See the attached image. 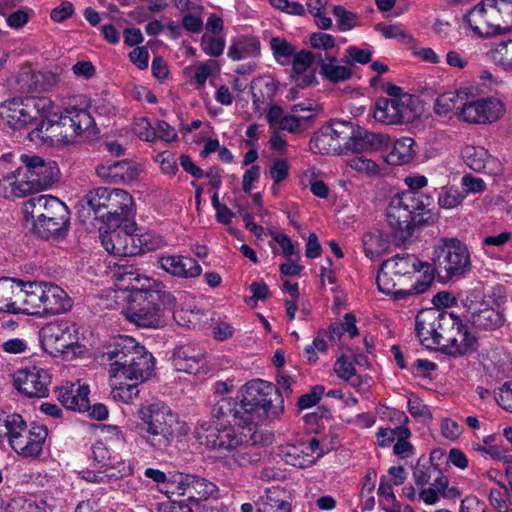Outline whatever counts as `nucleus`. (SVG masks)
I'll return each mask as SVG.
<instances>
[{"mask_svg":"<svg viewBox=\"0 0 512 512\" xmlns=\"http://www.w3.org/2000/svg\"><path fill=\"white\" fill-rule=\"evenodd\" d=\"M386 269L392 274L398 276H408L414 273H422V279L416 280L414 292H425L434 281V271L432 265L417 259L414 255L401 254L393 258L386 259Z\"/></svg>","mask_w":512,"mask_h":512,"instance_id":"obj_18","label":"nucleus"},{"mask_svg":"<svg viewBox=\"0 0 512 512\" xmlns=\"http://www.w3.org/2000/svg\"><path fill=\"white\" fill-rule=\"evenodd\" d=\"M157 263L161 270L178 279H195L203 271L200 263L189 255L166 253L158 258Z\"/></svg>","mask_w":512,"mask_h":512,"instance_id":"obj_26","label":"nucleus"},{"mask_svg":"<svg viewBox=\"0 0 512 512\" xmlns=\"http://www.w3.org/2000/svg\"><path fill=\"white\" fill-rule=\"evenodd\" d=\"M0 190H4V196L7 198H21L39 192L23 165L2 178Z\"/></svg>","mask_w":512,"mask_h":512,"instance_id":"obj_32","label":"nucleus"},{"mask_svg":"<svg viewBox=\"0 0 512 512\" xmlns=\"http://www.w3.org/2000/svg\"><path fill=\"white\" fill-rule=\"evenodd\" d=\"M355 322V317L352 314H346L342 323L330 326L329 331L331 333V337L334 338L335 335L341 336L344 333L349 334L350 337L356 336L358 334V329Z\"/></svg>","mask_w":512,"mask_h":512,"instance_id":"obj_62","label":"nucleus"},{"mask_svg":"<svg viewBox=\"0 0 512 512\" xmlns=\"http://www.w3.org/2000/svg\"><path fill=\"white\" fill-rule=\"evenodd\" d=\"M279 397L272 383L253 379L245 383L237 392L238 410L245 421H253L257 427L261 417L277 418L283 412V407L273 405L272 396Z\"/></svg>","mask_w":512,"mask_h":512,"instance_id":"obj_8","label":"nucleus"},{"mask_svg":"<svg viewBox=\"0 0 512 512\" xmlns=\"http://www.w3.org/2000/svg\"><path fill=\"white\" fill-rule=\"evenodd\" d=\"M53 108V101L44 96L12 99L1 104L0 118L10 127L22 129L40 116H49Z\"/></svg>","mask_w":512,"mask_h":512,"instance_id":"obj_13","label":"nucleus"},{"mask_svg":"<svg viewBox=\"0 0 512 512\" xmlns=\"http://www.w3.org/2000/svg\"><path fill=\"white\" fill-rule=\"evenodd\" d=\"M44 350L54 357L71 360L85 353V346L79 343L76 325L68 321L53 322L41 330Z\"/></svg>","mask_w":512,"mask_h":512,"instance_id":"obj_12","label":"nucleus"},{"mask_svg":"<svg viewBox=\"0 0 512 512\" xmlns=\"http://www.w3.org/2000/svg\"><path fill=\"white\" fill-rule=\"evenodd\" d=\"M323 454L324 451L315 437L309 438L306 442L288 445L282 451L285 462L299 468L313 465Z\"/></svg>","mask_w":512,"mask_h":512,"instance_id":"obj_29","label":"nucleus"},{"mask_svg":"<svg viewBox=\"0 0 512 512\" xmlns=\"http://www.w3.org/2000/svg\"><path fill=\"white\" fill-rule=\"evenodd\" d=\"M462 328L463 325L459 319V324L455 325L453 329L451 327L447 328V334L443 338L444 344H440L449 355L454 357L462 356L473 349L476 341L473 335Z\"/></svg>","mask_w":512,"mask_h":512,"instance_id":"obj_34","label":"nucleus"},{"mask_svg":"<svg viewBox=\"0 0 512 512\" xmlns=\"http://www.w3.org/2000/svg\"><path fill=\"white\" fill-rule=\"evenodd\" d=\"M438 451H433L430 456V460L427 459H419L414 467L413 471V479L417 486H425L429 484L435 474L438 472V467L435 465L432 460L435 459Z\"/></svg>","mask_w":512,"mask_h":512,"instance_id":"obj_47","label":"nucleus"},{"mask_svg":"<svg viewBox=\"0 0 512 512\" xmlns=\"http://www.w3.org/2000/svg\"><path fill=\"white\" fill-rule=\"evenodd\" d=\"M13 380L16 389L22 394L42 398L48 394L51 377L47 370L31 366L16 371Z\"/></svg>","mask_w":512,"mask_h":512,"instance_id":"obj_21","label":"nucleus"},{"mask_svg":"<svg viewBox=\"0 0 512 512\" xmlns=\"http://www.w3.org/2000/svg\"><path fill=\"white\" fill-rule=\"evenodd\" d=\"M362 242L364 253L369 259L374 261L382 256L384 240L381 231L366 233L362 238Z\"/></svg>","mask_w":512,"mask_h":512,"instance_id":"obj_49","label":"nucleus"},{"mask_svg":"<svg viewBox=\"0 0 512 512\" xmlns=\"http://www.w3.org/2000/svg\"><path fill=\"white\" fill-rule=\"evenodd\" d=\"M134 225L125 223L119 226H107L109 230L100 233L102 246L112 255L123 257L139 254L136 239L132 231Z\"/></svg>","mask_w":512,"mask_h":512,"instance_id":"obj_20","label":"nucleus"},{"mask_svg":"<svg viewBox=\"0 0 512 512\" xmlns=\"http://www.w3.org/2000/svg\"><path fill=\"white\" fill-rule=\"evenodd\" d=\"M41 124L29 133L31 141L40 144H59L72 141L70 133L62 125L58 108L54 106L49 116H40Z\"/></svg>","mask_w":512,"mask_h":512,"instance_id":"obj_24","label":"nucleus"},{"mask_svg":"<svg viewBox=\"0 0 512 512\" xmlns=\"http://www.w3.org/2000/svg\"><path fill=\"white\" fill-rule=\"evenodd\" d=\"M81 201L106 226H119L135 214L133 197L120 188L97 187L88 191Z\"/></svg>","mask_w":512,"mask_h":512,"instance_id":"obj_6","label":"nucleus"},{"mask_svg":"<svg viewBox=\"0 0 512 512\" xmlns=\"http://www.w3.org/2000/svg\"><path fill=\"white\" fill-rule=\"evenodd\" d=\"M459 324V317L436 308L421 310L416 316V332L423 345L430 348L443 343L447 328Z\"/></svg>","mask_w":512,"mask_h":512,"instance_id":"obj_14","label":"nucleus"},{"mask_svg":"<svg viewBox=\"0 0 512 512\" xmlns=\"http://www.w3.org/2000/svg\"><path fill=\"white\" fill-rule=\"evenodd\" d=\"M472 326L479 331H494L505 323L504 313L496 307L481 303L471 315Z\"/></svg>","mask_w":512,"mask_h":512,"instance_id":"obj_36","label":"nucleus"},{"mask_svg":"<svg viewBox=\"0 0 512 512\" xmlns=\"http://www.w3.org/2000/svg\"><path fill=\"white\" fill-rule=\"evenodd\" d=\"M134 236H136V246L140 248L139 254L160 249L167 244L163 236L151 231L134 233Z\"/></svg>","mask_w":512,"mask_h":512,"instance_id":"obj_50","label":"nucleus"},{"mask_svg":"<svg viewBox=\"0 0 512 512\" xmlns=\"http://www.w3.org/2000/svg\"><path fill=\"white\" fill-rule=\"evenodd\" d=\"M33 16V10L28 7H22L6 15L7 25L12 29H20L28 23Z\"/></svg>","mask_w":512,"mask_h":512,"instance_id":"obj_61","label":"nucleus"},{"mask_svg":"<svg viewBox=\"0 0 512 512\" xmlns=\"http://www.w3.org/2000/svg\"><path fill=\"white\" fill-rule=\"evenodd\" d=\"M46 282H22V311L27 314L40 315Z\"/></svg>","mask_w":512,"mask_h":512,"instance_id":"obj_39","label":"nucleus"},{"mask_svg":"<svg viewBox=\"0 0 512 512\" xmlns=\"http://www.w3.org/2000/svg\"><path fill=\"white\" fill-rule=\"evenodd\" d=\"M270 47L276 60L284 64L295 53L294 47L284 38L274 37L270 40Z\"/></svg>","mask_w":512,"mask_h":512,"instance_id":"obj_56","label":"nucleus"},{"mask_svg":"<svg viewBox=\"0 0 512 512\" xmlns=\"http://www.w3.org/2000/svg\"><path fill=\"white\" fill-rule=\"evenodd\" d=\"M386 235L396 245H404L413 235L414 195L408 191L390 189L386 194Z\"/></svg>","mask_w":512,"mask_h":512,"instance_id":"obj_9","label":"nucleus"},{"mask_svg":"<svg viewBox=\"0 0 512 512\" xmlns=\"http://www.w3.org/2000/svg\"><path fill=\"white\" fill-rule=\"evenodd\" d=\"M162 491L167 495L186 496L190 500H199L216 495L218 488L213 482L200 476L180 473L171 477L168 488Z\"/></svg>","mask_w":512,"mask_h":512,"instance_id":"obj_19","label":"nucleus"},{"mask_svg":"<svg viewBox=\"0 0 512 512\" xmlns=\"http://www.w3.org/2000/svg\"><path fill=\"white\" fill-rule=\"evenodd\" d=\"M328 0H306L307 10L315 17L316 25L321 29H329L332 20L325 15Z\"/></svg>","mask_w":512,"mask_h":512,"instance_id":"obj_54","label":"nucleus"},{"mask_svg":"<svg viewBox=\"0 0 512 512\" xmlns=\"http://www.w3.org/2000/svg\"><path fill=\"white\" fill-rule=\"evenodd\" d=\"M72 302L66 291L51 282L44 285V297L40 315H56L68 311Z\"/></svg>","mask_w":512,"mask_h":512,"instance_id":"obj_35","label":"nucleus"},{"mask_svg":"<svg viewBox=\"0 0 512 512\" xmlns=\"http://www.w3.org/2000/svg\"><path fill=\"white\" fill-rule=\"evenodd\" d=\"M172 363L177 371L192 375L206 373L208 370L204 349L195 345H183L176 348Z\"/></svg>","mask_w":512,"mask_h":512,"instance_id":"obj_28","label":"nucleus"},{"mask_svg":"<svg viewBox=\"0 0 512 512\" xmlns=\"http://www.w3.org/2000/svg\"><path fill=\"white\" fill-rule=\"evenodd\" d=\"M382 136L367 132L359 127L354 128L349 124V134L345 140L344 153L351 152H363L371 149L375 143L381 142Z\"/></svg>","mask_w":512,"mask_h":512,"instance_id":"obj_41","label":"nucleus"},{"mask_svg":"<svg viewBox=\"0 0 512 512\" xmlns=\"http://www.w3.org/2000/svg\"><path fill=\"white\" fill-rule=\"evenodd\" d=\"M386 124L412 122L421 114L419 99L398 86L386 83Z\"/></svg>","mask_w":512,"mask_h":512,"instance_id":"obj_15","label":"nucleus"},{"mask_svg":"<svg viewBox=\"0 0 512 512\" xmlns=\"http://www.w3.org/2000/svg\"><path fill=\"white\" fill-rule=\"evenodd\" d=\"M125 379L110 377V395L113 400L123 404H133L139 397L140 390L137 382L128 384Z\"/></svg>","mask_w":512,"mask_h":512,"instance_id":"obj_45","label":"nucleus"},{"mask_svg":"<svg viewBox=\"0 0 512 512\" xmlns=\"http://www.w3.org/2000/svg\"><path fill=\"white\" fill-rule=\"evenodd\" d=\"M103 357L110 362V377L143 383L154 374L153 355L128 336L115 337Z\"/></svg>","mask_w":512,"mask_h":512,"instance_id":"obj_4","label":"nucleus"},{"mask_svg":"<svg viewBox=\"0 0 512 512\" xmlns=\"http://www.w3.org/2000/svg\"><path fill=\"white\" fill-rule=\"evenodd\" d=\"M203 52L211 57L220 56L225 48V39L220 36L204 34L200 43Z\"/></svg>","mask_w":512,"mask_h":512,"instance_id":"obj_55","label":"nucleus"},{"mask_svg":"<svg viewBox=\"0 0 512 512\" xmlns=\"http://www.w3.org/2000/svg\"><path fill=\"white\" fill-rule=\"evenodd\" d=\"M232 420L223 423H203L195 430L202 445L217 451L221 462L229 469L246 467L259 460L252 447L259 441L253 421L243 420L241 414H230Z\"/></svg>","mask_w":512,"mask_h":512,"instance_id":"obj_1","label":"nucleus"},{"mask_svg":"<svg viewBox=\"0 0 512 512\" xmlns=\"http://www.w3.org/2000/svg\"><path fill=\"white\" fill-rule=\"evenodd\" d=\"M24 213L31 220L34 233L41 238H59L68 230V207L52 195L30 198L24 204Z\"/></svg>","mask_w":512,"mask_h":512,"instance_id":"obj_5","label":"nucleus"},{"mask_svg":"<svg viewBox=\"0 0 512 512\" xmlns=\"http://www.w3.org/2000/svg\"><path fill=\"white\" fill-rule=\"evenodd\" d=\"M347 165L368 177H375L380 175V165L375 161L366 158L365 156H354L347 161Z\"/></svg>","mask_w":512,"mask_h":512,"instance_id":"obj_53","label":"nucleus"},{"mask_svg":"<svg viewBox=\"0 0 512 512\" xmlns=\"http://www.w3.org/2000/svg\"><path fill=\"white\" fill-rule=\"evenodd\" d=\"M471 30L482 37L512 32V0H483L465 14Z\"/></svg>","mask_w":512,"mask_h":512,"instance_id":"obj_7","label":"nucleus"},{"mask_svg":"<svg viewBox=\"0 0 512 512\" xmlns=\"http://www.w3.org/2000/svg\"><path fill=\"white\" fill-rule=\"evenodd\" d=\"M465 164L475 172L497 176L502 173V164L482 146L467 145L461 152Z\"/></svg>","mask_w":512,"mask_h":512,"instance_id":"obj_30","label":"nucleus"},{"mask_svg":"<svg viewBox=\"0 0 512 512\" xmlns=\"http://www.w3.org/2000/svg\"><path fill=\"white\" fill-rule=\"evenodd\" d=\"M116 288L108 292L107 297L113 300L110 308H119L130 298L138 302V308H128L124 313L126 318L135 325L143 328H158L163 323L161 313V292L152 289L156 282L141 275L132 266H121L113 273Z\"/></svg>","mask_w":512,"mask_h":512,"instance_id":"obj_2","label":"nucleus"},{"mask_svg":"<svg viewBox=\"0 0 512 512\" xmlns=\"http://www.w3.org/2000/svg\"><path fill=\"white\" fill-rule=\"evenodd\" d=\"M22 281L14 278H0V311L19 313L22 311Z\"/></svg>","mask_w":512,"mask_h":512,"instance_id":"obj_37","label":"nucleus"},{"mask_svg":"<svg viewBox=\"0 0 512 512\" xmlns=\"http://www.w3.org/2000/svg\"><path fill=\"white\" fill-rule=\"evenodd\" d=\"M285 495V491L279 487L267 489L257 501V512H291Z\"/></svg>","mask_w":512,"mask_h":512,"instance_id":"obj_43","label":"nucleus"},{"mask_svg":"<svg viewBox=\"0 0 512 512\" xmlns=\"http://www.w3.org/2000/svg\"><path fill=\"white\" fill-rule=\"evenodd\" d=\"M234 388L235 385L232 379L219 380L213 385L214 393L219 397L218 404L214 408L218 415L235 414V411H237V414H241V410H238V403L228 397L234 391Z\"/></svg>","mask_w":512,"mask_h":512,"instance_id":"obj_42","label":"nucleus"},{"mask_svg":"<svg viewBox=\"0 0 512 512\" xmlns=\"http://www.w3.org/2000/svg\"><path fill=\"white\" fill-rule=\"evenodd\" d=\"M432 268L439 279L448 282L471 269V258L467 246L456 238H442L434 246Z\"/></svg>","mask_w":512,"mask_h":512,"instance_id":"obj_10","label":"nucleus"},{"mask_svg":"<svg viewBox=\"0 0 512 512\" xmlns=\"http://www.w3.org/2000/svg\"><path fill=\"white\" fill-rule=\"evenodd\" d=\"M463 95L467 96L464 90L458 93H445L440 95L435 102V112L440 116H446L454 109L461 110V106H459L457 102L459 99H463Z\"/></svg>","mask_w":512,"mask_h":512,"instance_id":"obj_52","label":"nucleus"},{"mask_svg":"<svg viewBox=\"0 0 512 512\" xmlns=\"http://www.w3.org/2000/svg\"><path fill=\"white\" fill-rule=\"evenodd\" d=\"M88 103L84 96H71L63 100L62 109L58 112L62 118L70 138L73 139L93 128L94 120L88 111Z\"/></svg>","mask_w":512,"mask_h":512,"instance_id":"obj_16","label":"nucleus"},{"mask_svg":"<svg viewBox=\"0 0 512 512\" xmlns=\"http://www.w3.org/2000/svg\"><path fill=\"white\" fill-rule=\"evenodd\" d=\"M94 460L106 470L114 472L116 477H128L133 474L134 465L116 452L108 441L99 440L92 447Z\"/></svg>","mask_w":512,"mask_h":512,"instance_id":"obj_27","label":"nucleus"},{"mask_svg":"<svg viewBox=\"0 0 512 512\" xmlns=\"http://www.w3.org/2000/svg\"><path fill=\"white\" fill-rule=\"evenodd\" d=\"M348 134L349 123L333 122L315 134L311 147L320 154H343Z\"/></svg>","mask_w":512,"mask_h":512,"instance_id":"obj_22","label":"nucleus"},{"mask_svg":"<svg viewBox=\"0 0 512 512\" xmlns=\"http://www.w3.org/2000/svg\"><path fill=\"white\" fill-rule=\"evenodd\" d=\"M464 200V195L455 186L441 187L437 195L438 206L442 209H454Z\"/></svg>","mask_w":512,"mask_h":512,"instance_id":"obj_51","label":"nucleus"},{"mask_svg":"<svg viewBox=\"0 0 512 512\" xmlns=\"http://www.w3.org/2000/svg\"><path fill=\"white\" fill-rule=\"evenodd\" d=\"M20 161L39 192L49 188L57 181L59 168L56 162L28 154H21Z\"/></svg>","mask_w":512,"mask_h":512,"instance_id":"obj_23","label":"nucleus"},{"mask_svg":"<svg viewBox=\"0 0 512 512\" xmlns=\"http://www.w3.org/2000/svg\"><path fill=\"white\" fill-rule=\"evenodd\" d=\"M491 60L505 71H512V40L501 41L490 51Z\"/></svg>","mask_w":512,"mask_h":512,"instance_id":"obj_48","label":"nucleus"},{"mask_svg":"<svg viewBox=\"0 0 512 512\" xmlns=\"http://www.w3.org/2000/svg\"><path fill=\"white\" fill-rule=\"evenodd\" d=\"M333 369L338 378L359 392H364L370 386L371 379L357 374L352 361L343 353L336 358Z\"/></svg>","mask_w":512,"mask_h":512,"instance_id":"obj_38","label":"nucleus"},{"mask_svg":"<svg viewBox=\"0 0 512 512\" xmlns=\"http://www.w3.org/2000/svg\"><path fill=\"white\" fill-rule=\"evenodd\" d=\"M505 113L504 103L496 97L467 99L461 105L460 116L463 121L475 124H488L499 120Z\"/></svg>","mask_w":512,"mask_h":512,"instance_id":"obj_17","label":"nucleus"},{"mask_svg":"<svg viewBox=\"0 0 512 512\" xmlns=\"http://www.w3.org/2000/svg\"><path fill=\"white\" fill-rule=\"evenodd\" d=\"M314 55L309 51H300L292 61L291 79L299 88H307L317 83Z\"/></svg>","mask_w":512,"mask_h":512,"instance_id":"obj_33","label":"nucleus"},{"mask_svg":"<svg viewBox=\"0 0 512 512\" xmlns=\"http://www.w3.org/2000/svg\"><path fill=\"white\" fill-rule=\"evenodd\" d=\"M132 130L143 141L153 142L156 140V131L147 118L135 119Z\"/></svg>","mask_w":512,"mask_h":512,"instance_id":"obj_60","label":"nucleus"},{"mask_svg":"<svg viewBox=\"0 0 512 512\" xmlns=\"http://www.w3.org/2000/svg\"><path fill=\"white\" fill-rule=\"evenodd\" d=\"M5 436L10 447L25 458H37L43 451L48 430L41 425L27 427L22 416L12 414L4 420Z\"/></svg>","mask_w":512,"mask_h":512,"instance_id":"obj_11","label":"nucleus"},{"mask_svg":"<svg viewBox=\"0 0 512 512\" xmlns=\"http://www.w3.org/2000/svg\"><path fill=\"white\" fill-rule=\"evenodd\" d=\"M408 411L414 418L424 422H429L433 419L429 407L414 394H411L408 398Z\"/></svg>","mask_w":512,"mask_h":512,"instance_id":"obj_58","label":"nucleus"},{"mask_svg":"<svg viewBox=\"0 0 512 512\" xmlns=\"http://www.w3.org/2000/svg\"><path fill=\"white\" fill-rule=\"evenodd\" d=\"M260 43L256 38L239 37L228 48L227 56L233 61H240L258 54Z\"/></svg>","mask_w":512,"mask_h":512,"instance_id":"obj_46","label":"nucleus"},{"mask_svg":"<svg viewBox=\"0 0 512 512\" xmlns=\"http://www.w3.org/2000/svg\"><path fill=\"white\" fill-rule=\"evenodd\" d=\"M95 171L96 175L105 182L130 184L138 179L143 167L129 160L105 161L98 164Z\"/></svg>","mask_w":512,"mask_h":512,"instance_id":"obj_25","label":"nucleus"},{"mask_svg":"<svg viewBox=\"0 0 512 512\" xmlns=\"http://www.w3.org/2000/svg\"><path fill=\"white\" fill-rule=\"evenodd\" d=\"M413 146L414 140L410 137L397 139L391 146L388 144V139L386 138V163L392 165H404L409 163L415 156Z\"/></svg>","mask_w":512,"mask_h":512,"instance_id":"obj_40","label":"nucleus"},{"mask_svg":"<svg viewBox=\"0 0 512 512\" xmlns=\"http://www.w3.org/2000/svg\"><path fill=\"white\" fill-rule=\"evenodd\" d=\"M333 14L337 19L340 29L343 31L350 30L357 24L356 15L345 10L341 6H335L333 9Z\"/></svg>","mask_w":512,"mask_h":512,"instance_id":"obj_64","label":"nucleus"},{"mask_svg":"<svg viewBox=\"0 0 512 512\" xmlns=\"http://www.w3.org/2000/svg\"><path fill=\"white\" fill-rule=\"evenodd\" d=\"M89 387L81 383L63 382L56 390V396L59 402L68 410L83 412L89 408Z\"/></svg>","mask_w":512,"mask_h":512,"instance_id":"obj_31","label":"nucleus"},{"mask_svg":"<svg viewBox=\"0 0 512 512\" xmlns=\"http://www.w3.org/2000/svg\"><path fill=\"white\" fill-rule=\"evenodd\" d=\"M322 71L324 75L333 82L345 81L351 76L350 69L337 64L335 60L323 64Z\"/></svg>","mask_w":512,"mask_h":512,"instance_id":"obj_59","label":"nucleus"},{"mask_svg":"<svg viewBox=\"0 0 512 512\" xmlns=\"http://www.w3.org/2000/svg\"><path fill=\"white\" fill-rule=\"evenodd\" d=\"M136 430L153 450L166 452L188 435L189 426L164 402L152 400L137 409Z\"/></svg>","mask_w":512,"mask_h":512,"instance_id":"obj_3","label":"nucleus"},{"mask_svg":"<svg viewBox=\"0 0 512 512\" xmlns=\"http://www.w3.org/2000/svg\"><path fill=\"white\" fill-rule=\"evenodd\" d=\"M82 478L90 483L95 484H111L116 482L117 480L121 479L122 477H116V474L114 472H110L105 469V471H83L82 472Z\"/></svg>","mask_w":512,"mask_h":512,"instance_id":"obj_63","label":"nucleus"},{"mask_svg":"<svg viewBox=\"0 0 512 512\" xmlns=\"http://www.w3.org/2000/svg\"><path fill=\"white\" fill-rule=\"evenodd\" d=\"M386 419L391 424L389 427H386V432L389 431L391 435L397 434L401 429H409L407 427L409 419L404 411L386 407Z\"/></svg>","mask_w":512,"mask_h":512,"instance_id":"obj_57","label":"nucleus"},{"mask_svg":"<svg viewBox=\"0 0 512 512\" xmlns=\"http://www.w3.org/2000/svg\"><path fill=\"white\" fill-rule=\"evenodd\" d=\"M411 436L412 432L410 429H401L397 434L393 435L386 433V442L390 441L393 443V455L404 463H407L415 455V448L409 441Z\"/></svg>","mask_w":512,"mask_h":512,"instance_id":"obj_44","label":"nucleus"}]
</instances>
